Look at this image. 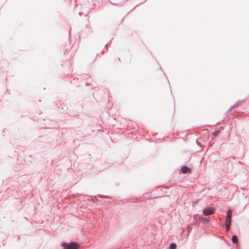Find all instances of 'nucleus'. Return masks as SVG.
Returning a JSON list of instances; mask_svg holds the SVG:
<instances>
[{"mask_svg": "<svg viewBox=\"0 0 249 249\" xmlns=\"http://www.w3.org/2000/svg\"><path fill=\"white\" fill-rule=\"evenodd\" d=\"M79 245L75 242H73L68 244L66 249H77Z\"/></svg>", "mask_w": 249, "mask_h": 249, "instance_id": "obj_1", "label": "nucleus"}, {"mask_svg": "<svg viewBox=\"0 0 249 249\" xmlns=\"http://www.w3.org/2000/svg\"><path fill=\"white\" fill-rule=\"evenodd\" d=\"M226 230L227 231H229L230 230V226L231 225V223H226Z\"/></svg>", "mask_w": 249, "mask_h": 249, "instance_id": "obj_7", "label": "nucleus"}, {"mask_svg": "<svg viewBox=\"0 0 249 249\" xmlns=\"http://www.w3.org/2000/svg\"><path fill=\"white\" fill-rule=\"evenodd\" d=\"M189 170L188 168H187V167L186 166H183L182 168H181V172L183 173V174H185V173H186Z\"/></svg>", "mask_w": 249, "mask_h": 249, "instance_id": "obj_4", "label": "nucleus"}, {"mask_svg": "<svg viewBox=\"0 0 249 249\" xmlns=\"http://www.w3.org/2000/svg\"><path fill=\"white\" fill-rule=\"evenodd\" d=\"M214 213V209L213 208H207L203 210V213L205 215H209Z\"/></svg>", "mask_w": 249, "mask_h": 249, "instance_id": "obj_2", "label": "nucleus"}, {"mask_svg": "<svg viewBox=\"0 0 249 249\" xmlns=\"http://www.w3.org/2000/svg\"><path fill=\"white\" fill-rule=\"evenodd\" d=\"M177 245L175 243H172L170 246L169 249H176Z\"/></svg>", "mask_w": 249, "mask_h": 249, "instance_id": "obj_6", "label": "nucleus"}, {"mask_svg": "<svg viewBox=\"0 0 249 249\" xmlns=\"http://www.w3.org/2000/svg\"><path fill=\"white\" fill-rule=\"evenodd\" d=\"M231 213L232 212L231 210H229L228 211L227 215L226 216V223H231Z\"/></svg>", "mask_w": 249, "mask_h": 249, "instance_id": "obj_3", "label": "nucleus"}, {"mask_svg": "<svg viewBox=\"0 0 249 249\" xmlns=\"http://www.w3.org/2000/svg\"><path fill=\"white\" fill-rule=\"evenodd\" d=\"M61 246L62 247H66L67 248V243H62L61 244Z\"/></svg>", "mask_w": 249, "mask_h": 249, "instance_id": "obj_8", "label": "nucleus"}, {"mask_svg": "<svg viewBox=\"0 0 249 249\" xmlns=\"http://www.w3.org/2000/svg\"><path fill=\"white\" fill-rule=\"evenodd\" d=\"M232 241L233 243H236L238 242V239L236 235H234L232 236Z\"/></svg>", "mask_w": 249, "mask_h": 249, "instance_id": "obj_5", "label": "nucleus"}]
</instances>
